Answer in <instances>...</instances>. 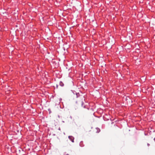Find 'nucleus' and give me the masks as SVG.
I'll return each mask as SVG.
<instances>
[{
	"mask_svg": "<svg viewBox=\"0 0 155 155\" xmlns=\"http://www.w3.org/2000/svg\"><path fill=\"white\" fill-rule=\"evenodd\" d=\"M68 138L70 140H71L72 141V142H74V138L73 137H72L71 136H69L68 137Z\"/></svg>",
	"mask_w": 155,
	"mask_h": 155,
	"instance_id": "nucleus-1",
	"label": "nucleus"
},
{
	"mask_svg": "<svg viewBox=\"0 0 155 155\" xmlns=\"http://www.w3.org/2000/svg\"><path fill=\"white\" fill-rule=\"evenodd\" d=\"M147 145L148 146H149L150 145V144L149 143H147Z\"/></svg>",
	"mask_w": 155,
	"mask_h": 155,
	"instance_id": "nucleus-2",
	"label": "nucleus"
},
{
	"mask_svg": "<svg viewBox=\"0 0 155 155\" xmlns=\"http://www.w3.org/2000/svg\"><path fill=\"white\" fill-rule=\"evenodd\" d=\"M126 100H127V98H126Z\"/></svg>",
	"mask_w": 155,
	"mask_h": 155,
	"instance_id": "nucleus-3",
	"label": "nucleus"
}]
</instances>
